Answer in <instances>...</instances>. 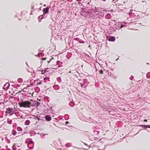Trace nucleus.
I'll list each match as a JSON object with an SVG mask.
<instances>
[{
    "instance_id": "f257e3e1",
    "label": "nucleus",
    "mask_w": 150,
    "mask_h": 150,
    "mask_svg": "<svg viewBox=\"0 0 150 150\" xmlns=\"http://www.w3.org/2000/svg\"><path fill=\"white\" fill-rule=\"evenodd\" d=\"M19 105L21 107L25 108H30V102L28 101H22V103H19Z\"/></svg>"
},
{
    "instance_id": "f03ea898",
    "label": "nucleus",
    "mask_w": 150,
    "mask_h": 150,
    "mask_svg": "<svg viewBox=\"0 0 150 150\" xmlns=\"http://www.w3.org/2000/svg\"><path fill=\"white\" fill-rule=\"evenodd\" d=\"M103 11H105L107 12L106 10H103L102 8H96V9L94 10V12H98V14L100 15V13H101Z\"/></svg>"
},
{
    "instance_id": "7ed1b4c3",
    "label": "nucleus",
    "mask_w": 150,
    "mask_h": 150,
    "mask_svg": "<svg viewBox=\"0 0 150 150\" xmlns=\"http://www.w3.org/2000/svg\"><path fill=\"white\" fill-rule=\"evenodd\" d=\"M44 83H45L46 81H40L39 79H37L35 80L34 81V83L35 85L38 86L39 84H43Z\"/></svg>"
},
{
    "instance_id": "20e7f679",
    "label": "nucleus",
    "mask_w": 150,
    "mask_h": 150,
    "mask_svg": "<svg viewBox=\"0 0 150 150\" xmlns=\"http://www.w3.org/2000/svg\"><path fill=\"white\" fill-rule=\"evenodd\" d=\"M34 146V144L33 142L32 139H30V141L29 142L28 144V147L30 149H32L33 147Z\"/></svg>"
},
{
    "instance_id": "39448f33",
    "label": "nucleus",
    "mask_w": 150,
    "mask_h": 150,
    "mask_svg": "<svg viewBox=\"0 0 150 150\" xmlns=\"http://www.w3.org/2000/svg\"><path fill=\"white\" fill-rule=\"evenodd\" d=\"M50 71V69L49 68H46L43 70L41 71L42 74H49V72Z\"/></svg>"
},
{
    "instance_id": "423d86ee",
    "label": "nucleus",
    "mask_w": 150,
    "mask_h": 150,
    "mask_svg": "<svg viewBox=\"0 0 150 150\" xmlns=\"http://www.w3.org/2000/svg\"><path fill=\"white\" fill-rule=\"evenodd\" d=\"M6 110L7 111L6 112V113L9 114L11 113V112H13L15 111V109L13 108H6Z\"/></svg>"
},
{
    "instance_id": "0eeeda50",
    "label": "nucleus",
    "mask_w": 150,
    "mask_h": 150,
    "mask_svg": "<svg viewBox=\"0 0 150 150\" xmlns=\"http://www.w3.org/2000/svg\"><path fill=\"white\" fill-rule=\"evenodd\" d=\"M81 15L83 16H86L88 14L87 11H85L83 8L81 9Z\"/></svg>"
},
{
    "instance_id": "6e6552de",
    "label": "nucleus",
    "mask_w": 150,
    "mask_h": 150,
    "mask_svg": "<svg viewBox=\"0 0 150 150\" xmlns=\"http://www.w3.org/2000/svg\"><path fill=\"white\" fill-rule=\"evenodd\" d=\"M134 11H135L132 9H130L129 12L127 13V14L129 16V17H131L134 15V14L132 13Z\"/></svg>"
},
{
    "instance_id": "1a4fd4ad",
    "label": "nucleus",
    "mask_w": 150,
    "mask_h": 150,
    "mask_svg": "<svg viewBox=\"0 0 150 150\" xmlns=\"http://www.w3.org/2000/svg\"><path fill=\"white\" fill-rule=\"evenodd\" d=\"M49 8L47 7L45 8H44L43 9V13L44 14H46L49 12Z\"/></svg>"
},
{
    "instance_id": "9d476101",
    "label": "nucleus",
    "mask_w": 150,
    "mask_h": 150,
    "mask_svg": "<svg viewBox=\"0 0 150 150\" xmlns=\"http://www.w3.org/2000/svg\"><path fill=\"white\" fill-rule=\"evenodd\" d=\"M45 118L47 121H50L51 120V116L49 115H47L45 116Z\"/></svg>"
},
{
    "instance_id": "9b49d317",
    "label": "nucleus",
    "mask_w": 150,
    "mask_h": 150,
    "mask_svg": "<svg viewBox=\"0 0 150 150\" xmlns=\"http://www.w3.org/2000/svg\"><path fill=\"white\" fill-rule=\"evenodd\" d=\"M115 40V38L114 36H110L108 39V40L111 42H114Z\"/></svg>"
},
{
    "instance_id": "f8f14e48",
    "label": "nucleus",
    "mask_w": 150,
    "mask_h": 150,
    "mask_svg": "<svg viewBox=\"0 0 150 150\" xmlns=\"http://www.w3.org/2000/svg\"><path fill=\"white\" fill-rule=\"evenodd\" d=\"M79 85L81 86L82 88H86L87 87L86 85H85L83 82L79 83Z\"/></svg>"
},
{
    "instance_id": "ddd939ff",
    "label": "nucleus",
    "mask_w": 150,
    "mask_h": 150,
    "mask_svg": "<svg viewBox=\"0 0 150 150\" xmlns=\"http://www.w3.org/2000/svg\"><path fill=\"white\" fill-rule=\"evenodd\" d=\"M82 82H83L85 85H86L87 87L88 85V84L90 83L86 79H84Z\"/></svg>"
},
{
    "instance_id": "4468645a",
    "label": "nucleus",
    "mask_w": 150,
    "mask_h": 150,
    "mask_svg": "<svg viewBox=\"0 0 150 150\" xmlns=\"http://www.w3.org/2000/svg\"><path fill=\"white\" fill-rule=\"evenodd\" d=\"M141 126L142 127L144 128L145 129H146L147 128H150V125H142Z\"/></svg>"
},
{
    "instance_id": "2eb2a0df",
    "label": "nucleus",
    "mask_w": 150,
    "mask_h": 150,
    "mask_svg": "<svg viewBox=\"0 0 150 150\" xmlns=\"http://www.w3.org/2000/svg\"><path fill=\"white\" fill-rule=\"evenodd\" d=\"M34 103L33 106H38L40 104V103L38 102L34 101Z\"/></svg>"
},
{
    "instance_id": "dca6fc26",
    "label": "nucleus",
    "mask_w": 150,
    "mask_h": 150,
    "mask_svg": "<svg viewBox=\"0 0 150 150\" xmlns=\"http://www.w3.org/2000/svg\"><path fill=\"white\" fill-rule=\"evenodd\" d=\"M105 18L107 19H109L111 18V15L110 13H108L105 16Z\"/></svg>"
},
{
    "instance_id": "f3484780",
    "label": "nucleus",
    "mask_w": 150,
    "mask_h": 150,
    "mask_svg": "<svg viewBox=\"0 0 150 150\" xmlns=\"http://www.w3.org/2000/svg\"><path fill=\"white\" fill-rule=\"evenodd\" d=\"M30 101H32V102H30V107L31 106H34V101L33 100H32L31 99Z\"/></svg>"
},
{
    "instance_id": "a211bd4d",
    "label": "nucleus",
    "mask_w": 150,
    "mask_h": 150,
    "mask_svg": "<svg viewBox=\"0 0 150 150\" xmlns=\"http://www.w3.org/2000/svg\"><path fill=\"white\" fill-rule=\"evenodd\" d=\"M30 122L29 121L27 120L25 121V124L26 125H29Z\"/></svg>"
},
{
    "instance_id": "6ab92c4d",
    "label": "nucleus",
    "mask_w": 150,
    "mask_h": 150,
    "mask_svg": "<svg viewBox=\"0 0 150 150\" xmlns=\"http://www.w3.org/2000/svg\"><path fill=\"white\" fill-rule=\"evenodd\" d=\"M44 55V53L42 52H39L37 55L38 57H40V56H43Z\"/></svg>"
},
{
    "instance_id": "aec40b11",
    "label": "nucleus",
    "mask_w": 150,
    "mask_h": 150,
    "mask_svg": "<svg viewBox=\"0 0 150 150\" xmlns=\"http://www.w3.org/2000/svg\"><path fill=\"white\" fill-rule=\"evenodd\" d=\"M12 133L13 135L15 136L16 134V130H15L14 129H13L12 130Z\"/></svg>"
},
{
    "instance_id": "412c9836",
    "label": "nucleus",
    "mask_w": 150,
    "mask_h": 150,
    "mask_svg": "<svg viewBox=\"0 0 150 150\" xmlns=\"http://www.w3.org/2000/svg\"><path fill=\"white\" fill-rule=\"evenodd\" d=\"M71 143H67L66 144V146L67 147H70L71 146Z\"/></svg>"
},
{
    "instance_id": "4be33fe9",
    "label": "nucleus",
    "mask_w": 150,
    "mask_h": 150,
    "mask_svg": "<svg viewBox=\"0 0 150 150\" xmlns=\"http://www.w3.org/2000/svg\"><path fill=\"white\" fill-rule=\"evenodd\" d=\"M12 120H11L10 121L9 120V119H8L7 120V122L10 125H11L12 123Z\"/></svg>"
},
{
    "instance_id": "5701e85b",
    "label": "nucleus",
    "mask_w": 150,
    "mask_h": 150,
    "mask_svg": "<svg viewBox=\"0 0 150 150\" xmlns=\"http://www.w3.org/2000/svg\"><path fill=\"white\" fill-rule=\"evenodd\" d=\"M45 14H44V13L41 16H39V18H41V19H42L44 18H45L46 17V16H45Z\"/></svg>"
},
{
    "instance_id": "b1692460",
    "label": "nucleus",
    "mask_w": 150,
    "mask_h": 150,
    "mask_svg": "<svg viewBox=\"0 0 150 150\" xmlns=\"http://www.w3.org/2000/svg\"><path fill=\"white\" fill-rule=\"evenodd\" d=\"M57 81L59 83L61 82V79L60 77H58L57 78Z\"/></svg>"
},
{
    "instance_id": "393cba45",
    "label": "nucleus",
    "mask_w": 150,
    "mask_h": 150,
    "mask_svg": "<svg viewBox=\"0 0 150 150\" xmlns=\"http://www.w3.org/2000/svg\"><path fill=\"white\" fill-rule=\"evenodd\" d=\"M17 129L19 132L22 131L23 130L20 127H18Z\"/></svg>"
},
{
    "instance_id": "a878e982",
    "label": "nucleus",
    "mask_w": 150,
    "mask_h": 150,
    "mask_svg": "<svg viewBox=\"0 0 150 150\" xmlns=\"http://www.w3.org/2000/svg\"><path fill=\"white\" fill-rule=\"evenodd\" d=\"M7 85V87L6 88H8L9 87V86H10V84H9V83H5L4 85V86H6V85Z\"/></svg>"
},
{
    "instance_id": "bb28decb",
    "label": "nucleus",
    "mask_w": 150,
    "mask_h": 150,
    "mask_svg": "<svg viewBox=\"0 0 150 150\" xmlns=\"http://www.w3.org/2000/svg\"><path fill=\"white\" fill-rule=\"evenodd\" d=\"M149 73H148L146 75V78H150V76L148 75V74Z\"/></svg>"
},
{
    "instance_id": "cd10ccee",
    "label": "nucleus",
    "mask_w": 150,
    "mask_h": 150,
    "mask_svg": "<svg viewBox=\"0 0 150 150\" xmlns=\"http://www.w3.org/2000/svg\"><path fill=\"white\" fill-rule=\"evenodd\" d=\"M47 79H48V81H50L49 80V78H47V77H45L44 78V81H45V80H47Z\"/></svg>"
},
{
    "instance_id": "c85d7f7f",
    "label": "nucleus",
    "mask_w": 150,
    "mask_h": 150,
    "mask_svg": "<svg viewBox=\"0 0 150 150\" xmlns=\"http://www.w3.org/2000/svg\"><path fill=\"white\" fill-rule=\"evenodd\" d=\"M78 42L79 43H83L85 42L83 41H81L79 40L78 41Z\"/></svg>"
},
{
    "instance_id": "c756f323",
    "label": "nucleus",
    "mask_w": 150,
    "mask_h": 150,
    "mask_svg": "<svg viewBox=\"0 0 150 150\" xmlns=\"http://www.w3.org/2000/svg\"><path fill=\"white\" fill-rule=\"evenodd\" d=\"M99 133V131H95V133L96 134H98Z\"/></svg>"
},
{
    "instance_id": "7c9ffc66",
    "label": "nucleus",
    "mask_w": 150,
    "mask_h": 150,
    "mask_svg": "<svg viewBox=\"0 0 150 150\" xmlns=\"http://www.w3.org/2000/svg\"><path fill=\"white\" fill-rule=\"evenodd\" d=\"M100 73L101 74H103V70H101L100 71Z\"/></svg>"
},
{
    "instance_id": "2f4dec72",
    "label": "nucleus",
    "mask_w": 150,
    "mask_h": 150,
    "mask_svg": "<svg viewBox=\"0 0 150 150\" xmlns=\"http://www.w3.org/2000/svg\"><path fill=\"white\" fill-rule=\"evenodd\" d=\"M98 138L97 137H95L94 138V140H97L98 139Z\"/></svg>"
},
{
    "instance_id": "473e14b6",
    "label": "nucleus",
    "mask_w": 150,
    "mask_h": 150,
    "mask_svg": "<svg viewBox=\"0 0 150 150\" xmlns=\"http://www.w3.org/2000/svg\"><path fill=\"white\" fill-rule=\"evenodd\" d=\"M127 24V22H122V24Z\"/></svg>"
},
{
    "instance_id": "72a5a7b5",
    "label": "nucleus",
    "mask_w": 150,
    "mask_h": 150,
    "mask_svg": "<svg viewBox=\"0 0 150 150\" xmlns=\"http://www.w3.org/2000/svg\"><path fill=\"white\" fill-rule=\"evenodd\" d=\"M134 77L132 76V77L131 78H130V79L131 80H132L133 79H134Z\"/></svg>"
},
{
    "instance_id": "f704fd0d",
    "label": "nucleus",
    "mask_w": 150,
    "mask_h": 150,
    "mask_svg": "<svg viewBox=\"0 0 150 150\" xmlns=\"http://www.w3.org/2000/svg\"><path fill=\"white\" fill-rule=\"evenodd\" d=\"M46 58H42L41 59V60H44L46 59Z\"/></svg>"
},
{
    "instance_id": "c9c22d12",
    "label": "nucleus",
    "mask_w": 150,
    "mask_h": 150,
    "mask_svg": "<svg viewBox=\"0 0 150 150\" xmlns=\"http://www.w3.org/2000/svg\"><path fill=\"white\" fill-rule=\"evenodd\" d=\"M105 148H103L102 149H98L99 150H105Z\"/></svg>"
},
{
    "instance_id": "e433bc0d",
    "label": "nucleus",
    "mask_w": 150,
    "mask_h": 150,
    "mask_svg": "<svg viewBox=\"0 0 150 150\" xmlns=\"http://www.w3.org/2000/svg\"><path fill=\"white\" fill-rule=\"evenodd\" d=\"M139 18V15H137V17H136V18H137V19H138Z\"/></svg>"
},
{
    "instance_id": "4c0bfd02",
    "label": "nucleus",
    "mask_w": 150,
    "mask_h": 150,
    "mask_svg": "<svg viewBox=\"0 0 150 150\" xmlns=\"http://www.w3.org/2000/svg\"><path fill=\"white\" fill-rule=\"evenodd\" d=\"M79 39L78 38H75L74 39V40H77V39Z\"/></svg>"
},
{
    "instance_id": "58836bf2",
    "label": "nucleus",
    "mask_w": 150,
    "mask_h": 150,
    "mask_svg": "<svg viewBox=\"0 0 150 150\" xmlns=\"http://www.w3.org/2000/svg\"><path fill=\"white\" fill-rule=\"evenodd\" d=\"M51 60V59H50V60L47 61V63H49L50 62Z\"/></svg>"
},
{
    "instance_id": "ea45409f",
    "label": "nucleus",
    "mask_w": 150,
    "mask_h": 150,
    "mask_svg": "<svg viewBox=\"0 0 150 150\" xmlns=\"http://www.w3.org/2000/svg\"><path fill=\"white\" fill-rule=\"evenodd\" d=\"M12 148H13V150H16V149H15V148H13V146L12 147Z\"/></svg>"
},
{
    "instance_id": "a19ab883",
    "label": "nucleus",
    "mask_w": 150,
    "mask_h": 150,
    "mask_svg": "<svg viewBox=\"0 0 150 150\" xmlns=\"http://www.w3.org/2000/svg\"><path fill=\"white\" fill-rule=\"evenodd\" d=\"M8 143H10V141L9 140H8Z\"/></svg>"
},
{
    "instance_id": "79ce46f5",
    "label": "nucleus",
    "mask_w": 150,
    "mask_h": 150,
    "mask_svg": "<svg viewBox=\"0 0 150 150\" xmlns=\"http://www.w3.org/2000/svg\"><path fill=\"white\" fill-rule=\"evenodd\" d=\"M69 123V122L68 121H66V124H68Z\"/></svg>"
},
{
    "instance_id": "37998d69",
    "label": "nucleus",
    "mask_w": 150,
    "mask_h": 150,
    "mask_svg": "<svg viewBox=\"0 0 150 150\" xmlns=\"http://www.w3.org/2000/svg\"><path fill=\"white\" fill-rule=\"evenodd\" d=\"M38 19H40L41 20L42 19H41V18H39V17H38Z\"/></svg>"
},
{
    "instance_id": "c03bdc74",
    "label": "nucleus",
    "mask_w": 150,
    "mask_h": 150,
    "mask_svg": "<svg viewBox=\"0 0 150 150\" xmlns=\"http://www.w3.org/2000/svg\"><path fill=\"white\" fill-rule=\"evenodd\" d=\"M144 121L145 122H147V120L146 119H145V120H144Z\"/></svg>"
},
{
    "instance_id": "a18cd8bd",
    "label": "nucleus",
    "mask_w": 150,
    "mask_h": 150,
    "mask_svg": "<svg viewBox=\"0 0 150 150\" xmlns=\"http://www.w3.org/2000/svg\"><path fill=\"white\" fill-rule=\"evenodd\" d=\"M84 144L85 145H86V146H88L87 144H85V143H84Z\"/></svg>"
},
{
    "instance_id": "49530a36",
    "label": "nucleus",
    "mask_w": 150,
    "mask_h": 150,
    "mask_svg": "<svg viewBox=\"0 0 150 150\" xmlns=\"http://www.w3.org/2000/svg\"><path fill=\"white\" fill-rule=\"evenodd\" d=\"M142 2H145V4H146V2L145 1H142Z\"/></svg>"
},
{
    "instance_id": "de8ad7c7",
    "label": "nucleus",
    "mask_w": 150,
    "mask_h": 150,
    "mask_svg": "<svg viewBox=\"0 0 150 150\" xmlns=\"http://www.w3.org/2000/svg\"><path fill=\"white\" fill-rule=\"evenodd\" d=\"M78 1H81V0H77Z\"/></svg>"
},
{
    "instance_id": "09e8293b",
    "label": "nucleus",
    "mask_w": 150,
    "mask_h": 150,
    "mask_svg": "<svg viewBox=\"0 0 150 150\" xmlns=\"http://www.w3.org/2000/svg\"><path fill=\"white\" fill-rule=\"evenodd\" d=\"M43 6H46V5H45V4H44V5H43Z\"/></svg>"
},
{
    "instance_id": "8fccbe9b",
    "label": "nucleus",
    "mask_w": 150,
    "mask_h": 150,
    "mask_svg": "<svg viewBox=\"0 0 150 150\" xmlns=\"http://www.w3.org/2000/svg\"><path fill=\"white\" fill-rule=\"evenodd\" d=\"M52 108V107H51L50 108V109H51Z\"/></svg>"
},
{
    "instance_id": "3c124183",
    "label": "nucleus",
    "mask_w": 150,
    "mask_h": 150,
    "mask_svg": "<svg viewBox=\"0 0 150 150\" xmlns=\"http://www.w3.org/2000/svg\"><path fill=\"white\" fill-rule=\"evenodd\" d=\"M39 68H40L39 67H38V70H39Z\"/></svg>"
},
{
    "instance_id": "603ef678",
    "label": "nucleus",
    "mask_w": 150,
    "mask_h": 150,
    "mask_svg": "<svg viewBox=\"0 0 150 150\" xmlns=\"http://www.w3.org/2000/svg\"><path fill=\"white\" fill-rule=\"evenodd\" d=\"M11 150V149H8V150Z\"/></svg>"
},
{
    "instance_id": "864d4df0",
    "label": "nucleus",
    "mask_w": 150,
    "mask_h": 150,
    "mask_svg": "<svg viewBox=\"0 0 150 150\" xmlns=\"http://www.w3.org/2000/svg\"><path fill=\"white\" fill-rule=\"evenodd\" d=\"M69 73H71V71H70L69 72Z\"/></svg>"
},
{
    "instance_id": "5fc2aeb1",
    "label": "nucleus",
    "mask_w": 150,
    "mask_h": 150,
    "mask_svg": "<svg viewBox=\"0 0 150 150\" xmlns=\"http://www.w3.org/2000/svg\"><path fill=\"white\" fill-rule=\"evenodd\" d=\"M121 27H120V28H119V29H121Z\"/></svg>"
},
{
    "instance_id": "6e6d98bb",
    "label": "nucleus",
    "mask_w": 150,
    "mask_h": 150,
    "mask_svg": "<svg viewBox=\"0 0 150 150\" xmlns=\"http://www.w3.org/2000/svg\"><path fill=\"white\" fill-rule=\"evenodd\" d=\"M125 1H124V2H123V3H125Z\"/></svg>"
},
{
    "instance_id": "4d7b16f0",
    "label": "nucleus",
    "mask_w": 150,
    "mask_h": 150,
    "mask_svg": "<svg viewBox=\"0 0 150 150\" xmlns=\"http://www.w3.org/2000/svg\"><path fill=\"white\" fill-rule=\"evenodd\" d=\"M118 59V58H117L116 60H117Z\"/></svg>"
},
{
    "instance_id": "13d9d810",
    "label": "nucleus",
    "mask_w": 150,
    "mask_h": 150,
    "mask_svg": "<svg viewBox=\"0 0 150 150\" xmlns=\"http://www.w3.org/2000/svg\"><path fill=\"white\" fill-rule=\"evenodd\" d=\"M13 115V114H11V115Z\"/></svg>"
},
{
    "instance_id": "bf43d9fd",
    "label": "nucleus",
    "mask_w": 150,
    "mask_h": 150,
    "mask_svg": "<svg viewBox=\"0 0 150 150\" xmlns=\"http://www.w3.org/2000/svg\"><path fill=\"white\" fill-rule=\"evenodd\" d=\"M39 21L40 22V21Z\"/></svg>"
}]
</instances>
